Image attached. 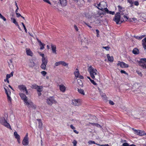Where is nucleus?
Returning <instances> with one entry per match:
<instances>
[{
    "instance_id": "f257e3e1",
    "label": "nucleus",
    "mask_w": 146,
    "mask_h": 146,
    "mask_svg": "<svg viewBox=\"0 0 146 146\" xmlns=\"http://www.w3.org/2000/svg\"><path fill=\"white\" fill-rule=\"evenodd\" d=\"M91 77L93 79L98 81L100 80V76L96 69L90 66L88 69Z\"/></svg>"
},
{
    "instance_id": "f03ea898",
    "label": "nucleus",
    "mask_w": 146,
    "mask_h": 146,
    "mask_svg": "<svg viewBox=\"0 0 146 146\" xmlns=\"http://www.w3.org/2000/svg\"><path fill=\"white\" fill-rule=\"evenodd\" d=\"M7 117H6V115H5V118L1 117L0 119V123L6 127L9 128V123H8V119H7L8 115H7Z\"/></svg>"
},
{
    "instance_id": "7ed1b4c3",
    "label": "nucleus",
    "mask_w": 146,
    "mask_h": 146,
    "mask_svg": "<svg viewBox=\"0 0 146 146\" xmlns=\"http://www.w3.org/2000/svg\"><path fill=\"white\" fill-rule=\"evenodd\" d=\"M120 15L119 13H117L115 15L113 20L117 24H121L122 23V21H120Z\"/></svg>"
},
{
    "instance_id": "20e7f679",
    "label": "nucleus",
    "mask_w": 146,
    "mask_h": 146,
    "mask_svg": "<svg viewBox=\"0 0 146 146\" xmlns=\"http://www.w3.org/2000/svg\"><path fill=\"white\" fill-rule=\"evenodd\" d=\"M46 102L49 105L51 106L53 104H56L57 102L53 97H50L46 99Z\"/></svg>"
},
{
    "instance_id": "39448f33",
    "label": "nucleus",
    "mask_w": 146,
    "mask_h": 146,
    "mask_svg": "<svg viewBox=\"0 0 146 146\" xmlns=\"http://www.w3.org/2000/svg\"><path fill=\"white\" fill-rule=\"evenodd\" d=\"M24 102L25 104L29 108H35L36 107L35 105H34L32 102L31 100H28V99Z\"/></svg>"
},
{
    "instance_id": "423d86ee",
    "label": "nucleus",
    "mask_w": 146,
    "mask_h": 146,
    "mask_svg": "<svg viewBox=\"0 0 146 146\" xmlns=\"http://www.w3.org/2000/svg\"><path fill=\"white\" fill-rule=\"evenodd\" d=\"M107 5L106 3L104 2H101L97 4V7L99 9L102 11L105 9V7H107Z\"/></svg>"
},
{
    "instance_id": "0eeeda50",
    "label": "nucleus",
    "mask_w": 146,
    "mask_h": 146,
    "mask_svg": "<svg viewBox=\"0 0 146 146\" xmlns=\"http://www.w3.org/2000/svg\"><path fill=\"white\" fill-rule=\"evenodd\" d=\"M42 63L40 66V68L43 70H45L46 69V65L48 63V60H45L43 58L42 59Z\"/></svg>"
},
{
    "instance_id": "6e6552de",
    "label": "nucleus",
    "mask_w": 146,
    "mask_h": 146,
    "mask_svg": "<svg viewBox=\"0 0 146 146\" xmlns=\"http://www.w3.org/2000/svg\"><path fill=\"white\" fill-rule=\"evenodd\" d=\"M28 136L27 133L22 141V143L24 146H27L29 145V141Z\"/></svg>"
},
{
    "instance_id": "1a4fd4ad",
    "label": "nucleus",
    "mask_w": 146,
    "mask_h": 146,
    "mask_svg": "<svg viewBox=\"0 0 146 146\" xmlns=\"http://www.w3.org/2000/svg\"><path fill=\"white\" fill-rule=\"evenodd\" d=\"M74 74L75 77L76 78H78L80 79H84V77L80 75L79 71L77 68L76 69L75 71L74 72Z\"/></svg>"
},
{
    "instance_id": "9d476101",
    "label": "nucleus",
    "mask_w": 146,
    "mask_h": 146,
    "mask_svg": "<svg viewBox=\"0 0 146 146\" xmlns=\"http://www.w3.org/2000/svg\"><path fill=\"white\" fill-rule=\"evenodd\" d=\"M118 66H119L121 67L122 68H127L129 67L128 64H125L122 62L119 61L118 62V63L117 64Z\"/></svg>"
},
{
    "instance_id": "9b49d317",
    "label": "nucleus",
    "mask_w": 146,
    "mask_h": 146,
    "mask_svg": "<svg viewBox=\"0 0 146 146\" xmlns=\"http://www.w3.org/2000/svg\"><path fill=\"white\" fill-rule=\"evenodd\" d=\"M72 104L74 106H79L81 105V102L80 100H74L72 101Z\"/></svg>"
},
{
    "instance_id": "f8f14e48",
    "label": "nucleus",
    "mask_w": 146,
    "mask_h": 146,
    "mask_svg": "<svg viewBox=\"0 0 146 146\" xmlns=\"http://www.w3.org/2000/svg\"><path fill=\"white\" fill-rule=\"evenodd\" d=\"M18 88L19 89L21 90V91H25V93L27 95L28 94V92L27 91V88L24 85H20L19 86Z\"/></svg>"
},
{
    "instance_id": "ddd939ff",
    "label": "nucleus",
    "mask_w": 146,
    "mask_h": 146,
    "mask_svg": "<svg viewBox=\"0 0 146 146\" xmlns=\"http://www.w3.org/2000/svg\"><path fill=\"white\" fill-rule=\"evenodd\" d=\"M135 133L138 135L140 136L146 135V133L143 131L135 130Z\"/></svg>"
},
{
    "instance_id": "4468645a",
    "label": "nucleus",
    "mask_w": 146,
    "mask_h": 146,
    "mask_svg": "<svg viewBox=\"0 0 146 146\" xmlns=\"http://www.w3.org/2000/svg\"><path fill=\"white\" fill-rule=\"evenodd\" d=\"M51 48L52 53L54 54H57V52H56V46L55 45L51 44Z\"/></svg>"
},
{
    "instance_id": "2eb2a0df",
    "label": "nucleus",
    "mask_w": 146,
    "mask_h": 146,
    "mask_svg": "<svg viewBox=\"0 0 146 146\" xmlns=\"http://www.w3.org/2000/svg\"><path fill=\"white\" fill-rule=\"evenodd\" d=\"M58 86L60 91L63 92H64L66 90V87L64 85L62 84H61L59 85Z\"/></svg>"
},
{
    "instance_id": "dca6fc26",
    "label": "nucleus",
    "mask_w": 146,
    "mask_h": 146,
    "mask_svg": "<svg viewBox=\"0 0 146 146\" xmlns=\"http://www.w3.org/2000/svg\"><path fill=\"white\" fill-rule=\"evenodd\" d=\"M14 135L15 137L17 139V141L18 143H20V135L17 133V132L16 131H15L14 133Z\"/></svg>"
},
{
    "instance_id": "f3484780",
    "label": "nucleus",
    "mask_w": 146,
    "mask_h": 146,
    "mask_svg": "<svg viewBox=\"0 0 146 146\" xmlns=\"http://www.w3.org/2000/svg\"><path fill=\"white\" fill-rule=\"evenodd\" d=\"M38 42L39 43V45L40 46V50H42L44 48V46L45 44L43 43H42L40 40L38 38H36Z\"/></svg>"
},
{
    "instance_id": "a211bd4d",
    "label": "nucleus",
    "mask_w": 146,
    "mask_h": 146,
    "mask_svg": "<svg viewBox=\"0 0 146 146\" xmlns=\"http://www.w3.org/2000/svg\"><path fill=\"white\" fill-rule=\"evenodd\" d=\"M19 94L21 99L23 100L24 102L27 99V97L23 94L20 93Z\"/></svg>"
},
{
    "instance_id": "6ab92c4d",
    "label": "nucleus",
    "mask_w": 146,
    "mask_h": 146,
    "mask_svg": "<svg viewBox=\"0 0 146 146\" xmlns=\"http://www.w3.org/2000/svg\"><path fill=\"white\" fill-rule=\"evenodd\" d=\"M4 88L5 90V93L7 95L8 100H9V95L8 92V90H9L8 87L6 86H4Z\"/></svg>"
},
{
    "instance_id": "aec40b11",
    "label": "nucleus",
    "mask_w": 146,
    "mask_h": 146,
    "mask_svg": "<svg viewBox=\"0 0 146 146\" xmlns=\"http://www.w3.org/2000/svg\"><path fill=\"white\" fill-rule=\"evenodd\" d=\"M27 54L28 55L32 56L33 53L29 48H27L26 49Z\"/></svg>"
},
{
    "instance_id": "412c9836",
    "label": "nucleus",
    "mask_w": 146,
    "mask_h": 146,
    "mask_svg": "<svg viewBox=\"0 0 146 146\" xmlns=\"http://www.w3.org/2000/svg\"><path fill=\"white\" fill-rule=\"evenodd\" d=\"M11 21H12V22L13 23H14L17 26H18L19 29H20V30H21V29H20V28L19 27V25L18 24V23L16 21L15 19L14 18H11Z\"/></svg>"
},
{
    "instance_id": "4be33fe9",
    "label": "nucleus",
    "mask_w": 146,
    "mask_h": 146,
    "mask_svg": "<svg viewBox=\"0 0 146 146\" xmlns=\"http://www.w3.org/2000/svg\"><path fill=\"white\" fill-rule=\"evenodd\" d=\"M142 44L143 48L145 49H146V37L142 40Z\"/></svg>"
},
{
    "instance_id": "5701e85b",
    "label": "nucleus",
    "mask_w": 146,
    "mask_h": 146,
    "mask_svg": "<svg viewBox=\"0 0 146 146\" xmlns=\"http://www.w3.org/2000/svg\"><path fill=\"white\" fill-rule=\"evenodd\" d=\"M133 53L135 54H137L139 53V52L138 49L136 48H135L132 51Z\"/></svg>"
},
{
    "instance_id": "b1692460",
    "label": "nucleus",
    "mask_w": 146,
    "mask_h": 146,
    "mask_svg": "<svg viewBox=\"0 0 146 146\" xmlns=\"http://www.w3.org/2000/svg\"><path fill=\"white\" fill-rule=\"evenodd\" d=\"M127 113L129 115H137V113L136 111H132L131 112L130 111H127Z\"/></svg>"
},
{
    "instance_id": "393cba45",
    "label": "nucleus",
    "mask_w": 146,
    "mask_h": 146,
    "mask_svg": "<svg viewBox=\"0 0 146 146\" xmlns=\"http://www.w3.org/2000/svg\"><path fill=\"white\" fill-rule=\"evenodd\" d=\"M139 65L143 68H146V63L141 62L140 61L139 62Z\"/></svg>"
},
{
    "instance_id": "a878e982",
    "label": "nucleus",
    "mask_w": 146,
    "mask_h": 146,
    "mask_svg": "<svg viewBox=\"0 0 146 146\" xmlns=\"http://www.w3.org/2000/svg\"><path fill=\"white\" fill-rule=\"evenodd\" d=\"M60 3L62 6H65L66 5V0H59Z\"/></svg>"
},
{
    "instance_id": "bb28decb",
    "label": "nucleus",
    "mask_w": 146,
    "mask_h": 146,
    "mask_svg": "<svg viewBox=\"0 0 146 146\" xmlns=\"http://www.w3.org/2000/svg\"><path fill=\"white\" fill-rule=\"evenodd\" d=\"M108 60L111 62H112L113 61V58L112 56H110L109 54H108L107 55Z\"/></svg>"
},
{
    "instance_id": "cd10ccee",
    "label": "nucleus",
    "mask_w": 146,
    "mask_h": 146,
    "mask_svg": "<svg viewBox=\"0 0 146 146\" xmlns=\"http://www.w3.org/2000/svg\"><path fill=\"white\" fill-rule=\"evenodd\" d=\"M37 120L38 122V127L41 129L42 125L41 120L40 119H37Z\"/></svg>"
},
{
    "instance_id": "c85d7f7f",
    "label": "nucleus",
    "mask_w": 146,
    "mask_h": 146,
    "mask_svg": "<svg viewBox=\"0 0 146 146\" xmlns=\"http://www.w3.org/2000/svg\"><path fill=\"white\" fill-rule=\"evenodd\" d=\"M35 65V64L34 62L31 60L29 63V66L30 67H34Z\"/></svg>"
},
{
    "instance_id": "c756f323",
    "label": "nucleus",
    "mask_w": 146,
    "mask_h": 146,
    "mask_svg": "<svg viewBox=\"0 0 146 146\" xmlns=\"http://www.w3.org/2000/svg\"><path fill=\"white\" fill-rule=\"evenodd\" d=\"M11 116V121H13L15 119V116L14 115L12 111L11 112L10 114Z\"/></svg>"
},
{
    "instance_id": "7c9ffc66",
    "label": "nucleus",
    "mask_w": 146,
    "mask_h": 146,
    "mask_svg": "<svg viewBox=\"0 0 146 146\" xmlns=\"http://www.w3.org/2000/svg\"><path fill=\"white\" fill-rule=\"evenodd\" d=\"M42 86H37V89L38 92H40L42 91Z\"/></svg>"
},
{
    "instance_id": "2f4dec72",
    "label": "nucleus",
    "mask_w": 146,
    "mask_h": 146,
    "mask_svg": "<svg viewBox=\"0 0 146 146\" xmlns=\"http://www.w3.org/2000/svg\"><path fill=\"white\" fill-rule=\"evenodd\" d=\"M78 91L80 93L83 95H85V94H84V91L82 89H78Z\"/></svg>"
},
{
    "instance_id": "473e14b6",
    "label": "nucleus",
    "mask_w": 146,
    "mask_h": 146,
    "mask_svg": "<svg viewBox=\"0 0 146 146\" xmlns=\"http://www.w3.org/2000/svg\"><path fill=\"white\" fill-rule=\"evenodd\" d=\"M77 82L78 83V84L81 86H83V83L82 81L80 79H78L77 80Z\"/></svg>"
},
{
    "instance_id": "72a5a7b5",
    "label": "nucleus",
    "mask_w": 146,
    "mask_h": 146,
    "mask_svg": "<svg viewBox=\"0 0 146 146\" xmlns=\"http://www.w3.org/2000/svg\"><path fill=\"white\" fill-rule=\"evenodd\" d=\"M61 64V61L56 62L54 64L55 67Z\"/></svg>"
},
{
    "instance_id": "f704fd0d",
    "label": "nucleus",
    "mask_w": 146,
    "mask_h": 146,
    "mask_svg": "<svg viewBox=\"0 0 146 146\" xmlns=\"http://www.w3.org/2000/svg\"><path fill=\"white\" fill-rule=\"evenodd\" d=\"M0 18L3 20L4 21H6V19L1 13H0Z\"/></svg>"
},
{
    "instance_id": "c9c22d12",
    "label": "nucleus",
    "mask_w": 146,
    "mask_h": 146,
    "mask_svg": "<svg viewBox=\"0 0 146 146\" xmlns=\"http://www.w3.org/2000/svg\"><path fill=\"white\" fill-rule=\"evenodd\" d=\"M61 65L64 66H66L68 65V64L64 61H61Z\"/></svg>"
},
{
    "instance_id": "e433bc0d",
    "label": "nucleus",
    "mask_w": 146,
    "mask_h": 146,
    "mask_svg": "<svg viewBox=\"0 0 146 146\" xmlns=\"http://www.w3.org/2000/svg\"><path fill=\"white\" fill-rule=\"evenodd\" d=\"M9 74H7L6 76V80H5L4 81L5 82L6 80L7 82L8 83H9Z\"/></svg>"
},
{
    "instance_id": "4c0bfd02",
    "label": "nucleus",
    "mask_w": 146,
    "mask_h": 146,
    "mask_svg": "<svg viewBox=\"0 0 146 146\" xmlns=\"http://www.w3.org/2000/svg\"><path fill=\"white\" fill-rule=\"evenodd\" d=\"M140 61L142 62H143V63H146V58H141V59Z\"/></svg>"
},
{
    "instance_id": "58836bf2",
    "label": "nucleus",
    "mask_w": 146,
    "mask_h": 146,
    "mask_svg": "<svg viewBox=\"0 0 146 146\" xmlns=\"http://www.w3.org/2000/svg\"><path fill=\"white\" fill-rule=\"evenodd\" d=\"M41 74L42 75H43V76H45V75H46L47 73L46 71H42L41 72Z\"/></svg>"
},
{
    "instance_id": "ea45409f",
    "label": "nucleus",
    "mask_w": 146,
    "mask_h": 146,
    "mask_svg": "<svg viewBox=\"0 0 146 146\" xmlns=\"http://www.w3.org/2000/svg\"><path fill=\"white\" fill-rule=\"evenodd\" d=\"M88 143L89 144H96L95 143V142L94 141H88Z\"/></svg>"
},
{
    "instance_id": "a19ab883",
    "label": "nucleus",
    "mask_w": 146,
    "mask_h": 146,
    "mask_svg": "<svg viewBox=\"0 0 146 146\" xmlns=\"http://www.w3.org/2000/svg\"><path fill=\"white\" fill-rule=\"evenodd\" d=\"M40 56H42V60L43 59V58H44L45 60H47V58H45L44 57V54H41V52H40Z\"/></svg>"
},
{
    "instance_id": "79ce46f5",
    "label": "nucleus",
    "mask_w": 146,
    "mask_h": 146,
    "mask_svg": "<svg viewBox=\"0 0 146 146\" xmlns=\"http://www.w3.org/2000/svg\"><path fill=\"white\" fill-rule=\"evenodd\" d=\"M72 143L73 144L74 146H76L77 142L76 140H74L73 141Z\"/></svg>"
},
{
    "instance_id": "37998d69",
    "label": "nucleus",
    "mask_w": 146,
    "mask_h": 146,
    "mask_svg": "<svg viewBox=\"0 0 146 146\" xmlns=\"http://www.w3.org/2000/svg\"><path fill=\"white\" fill-rule=\"evenodd\" d=\"M21 24H22V25H23V27H24V29L25 30V32L26 33H27V29L25 27V25L23 23H21Z\"/></svg>"
},
{
    "instance_id": "c03bdc74",
    "label": "nucleus",
    "mask_w": 146,
    "mask_h": 146,
    "mask_svg": "<svg viewBox=\"0 0 146 146\" xmlns=\"http://www.w3.org/2000/svg\"><path fill=\"white\" fill-rule=\"evenodd\" d=\"M136 72L139 76H142V74L141 72H139V71H137Z\"/></svg>"
},
{
    "instance_id": "a18cd8bd",
    "label": "nucleus",
    "mask_w": 146,
    "mask_h": 146,
    "mask_svg": "<svg viewBox=\"0 0 146 146\" xmlns=\"http://www.w3.org/2000/svg\"><path fill=\"white\" fill-rule=\"evenodd\" d=\"M144 37V36H136L135 37L137 39H141L143 38Z\"/></svg>"
},
{
    "instance_id": "49530a36",
    "label": "nucleus",
    "mask_w": 146,
    "mask_h": 146,
    "mask_svg": "<svg viewBox=\"0 0 146 146\" xmlns=\"http://www.w3.org/2000/svg\"><path fill=\"white\" fill-rule=\"evenodd\" d=\"M120 72L122 74H123H123H124L126 75H128V73H127L125 71H124V70H121V71H120Z\"/></svg>"
},
{
    "instance_id": "de8ad7c7",
    "label": "nucleus",
    "mask_w": 146,
    "mask_h": 146,
    "mask_svg": "<svg viewBox=\"0 0 146 146\" xmlns=\"http://www.w3.org/2000/svg\"><path fill=\"white\" fill-rule=\"evenodd\" d=\"M91 82L95 85H97V84L93 80H91L90 81Z\"/></svg>"
},
{
    "instance_id": "09e8293b",
    "label": "nucleus",
    "mask_w": 146,
    "mask_h": 146,
    "mask_svg": "<svg viewBox=\"0 0 146 146\" xmlns=\"http://www.w3.org/2000/svg\"><path fill=\"white\" fill-rule=\"evenodd\" d=\"M123 146H129V145L127 143H124L123 144Z\"/></svg>"
},
{
    "instance_id": "8fccbe9b",
    "label": "nucleus",
    "mask_w": 146,
    "mask_h": 146,
    "mask_svg": "<svg viewBox=\"0 0 146 146\" xmlns=\"http://www.w3.org/2000/svg\"><path fill=\"white\" fill-rule=\"evenodd\" d=\"M85 15L86 17H87L88 18H91L92 16L91 15H89V14L88 13H86L85 14Z\"/></svg>"
},
{
    "instance_id": "3c124183",
    "label": "nucleus",
    "mask_w": 146,
    "mask_h": 146,
    "mask_svg": "<svg viewBox=\"0 0 146 146\" xmlns=\"http://www.w3.org/2000/svg\"><path fill=\"white\" fill-rule=\"evenodd\" d=\"M95 126L98 127H100V128H102V126L97 123H96V124H95Z\"/></svg>"
},
{
    "instance_id": "603ef678",
    "label": "nucleus",
    "mask_w": 146,
    "mask_h": 146,
    "mask_svg": "<svg viewBox=\"0 0 146 146\" xmlns=\"http://www.w3.org/2000/svg\"><path fill=\"white\" fill-rule=\"evenodd\" d=\"M43 0L45 2L47 3L50 4H51V3L50 2V1H49V0Z\"/></svg>"
},
{
    "instance_id": "864d4df0",
    "label": "nucleus",
    "mask_w": 146,
    "mask_h": 146,
    "mask_svg": "<svg viewBox=\"0 0 146 146\" xmlns=\"http://www.w3.org/2000/svg\"><path fill=\"white\" fill-rule=\"evenodd\" d=\"M103 48L105 49L106 50H108L109 49V48L108 46L103 47Z\"/></svg>"
},
{
    "instance_id": "5fc2aeb1",
    "label": "nucleus",
    "mask_w": 146,
    "mask_h": 146,
    "mask_svg": "<svg viewBox=\"0 0 146 146\" xmlns=\"http://www.w3.org/2000/svg\"><path fill=\"white\" fill-rule=\"evenodd\" d=\"M134 5L136 6H138L139 5V2L137 1H135L134 2Z\"/></svg>"
},
{
    "instance_id": "6e6d98bb",
    "label": "nucleus",
    "mask_w": 146,
    "mask_h": 146,
    "mask_svg": "<svg viewBox=\"0 0 146 146\" xmlns=\"http://www.w3.org/2000/svg\"><path fill=\"white\" fill-rule=\"evenodd\" d=\"M109 103L111 105H113L114 104L113 102L111 100L109 101Z\"/></svg>"
},
{
    "instance_id": "4d7b16f0",
    "label": "nucleus",
    "mask_w": 146,
    "mask_h": 146,
    "mask_svg": "<svg viewBox=\"0 0 146 146\" xmlns=\"http://www.w3.org/2000/svg\"><path fill=\"white\" fill-rule=\"evenodd\" d=\"M108 13L113 15L115 14V12L114 11H109Z\"/></svg>"
},
{
    "instance_id": "13d9d810",
    "label": "nucleus",
    "mask_w": 146,
    "mask_h": 146,
    "mask_svg": "<svg viewBox=\"0 0 146 146\" xmlns=\"http://www.w3.org/2000/svg\"><path fill=\"white\" fill-rule=\"evenodd\" d=\"M128 2L131 5L133 3V2L131 0H128Z\"/></svg>"
},
{
    "instance_id": "bf43d9fd",
    "label": "nucleus",
    "mask_w": 146,
    "mask_h": 146,
    "mask_svg": "<svg viewBox=\"0 0 146 146\" xmlns=\"http://www.w3.org/2000/svg\"><path fill=\"white\" fill-rule=\"evenodd\" d=\"M14 72L13 71L10 74V78L11 77H12L13 76V74Z\"/></svg>"
},
{
    "instance_id": "052dcab7",
    "label": "nucleus",
    "mask_w": 146,
    "mask_h": 146,
    "mask_svg": "<svg viewBox=\"0 0 146 146\" xmlns=\"http://www.w3.org/2000/svg\"><path fill=\"white\" fill-rule=\"evenodd\" d=\"M70 127L73 129H75V127L73 126V125H70Z\"/></svg>"
},
{
    "instance_id": "680f3d73",
    "label": "nucleus",
    "mask_w": 146,
    "mask_h": 146,
    "mask_svg": "<svg viewBox=\"0 0 146 146\" xmlns=\"http://www.w3.org/2000/svg\"><path fill=\"white\" fill-rule=\"evenodd\" d=\"M16 14L17 17H19L21 16V14L19 13H16Z\"/></svg>"
},
{
    "instance_id": "e2e57ef3",
    "label": "nucleus",
    "mask_w": 146,
    "mask_h": 146,
    "mask_svg": "<svg viewBox=\"0 0 146 146\" xmlns=\"http://www.w3.org/2000/svg\"><path fill=\"white\" fill-rule=\"evenodd\" d=\"M74 28H75V30L76 31H78V28L77 27L76 25H74Z\"/></svg>"
},
{
    "instance_id": "0e129e2a",
    "label": "nucleus",
    "mask_w": 146,
    "mask_h": 146,
    "mask_svg": "<svg viewBox=\"0 0 146 146\" xmlns=\"http://www.w3.org/2000/svg\"><path fill=\"white\" fill-rule=\"evenodd\" d=\"M104 10H105V11H107L108 12H109V11H108V9L106 8V7H105V9H104Z\"/></svg>"
},
{
    "instance_id": "69168bd1",
    "label": "nucleus",
    "mask_w": 146,
    "mask_h": 146,
    "mask_svg": "<svg viewBox=\"0 0 146 146\" xmlns=\"http://www.w3.org/2000/svg\"><path fill=\"white\" fill-rule=\"evenodd\" d=\"M84 23L86 25H87L89 28H92V27L89 25L87 23H86V22H84Z\"/></svg>"
},
{
    "instance_id": "338daca9",
    "label": "nucleus",
    "mask_w": 146,
    "mask_h": 146,
    "mask_svg": "<svg viewBox=\"0 0 146 146\" xmlns=\"http://www.w3.org/2000/svg\"><path fill=\"white\" fill-rule=\"evenodd\" d=\"M73 130L74 132L75 133L77 134L78 133V132L76 130H75V129H74Z\"/></svg>"
},
{
    "instance_id": "774afa93",
    "label": "nucleus",
    "mask_w": 146,
    "mask_h": 146,
    "mask_svg": "<svg viewBox=\"0 0 146 146\" xmlns=\"http://www.w3.org/2000/svg\"><path fill=\"white\" fill-rule=\"evenodd\" d=\"M118 8H119V9H122V7L121 6H119V5H118Z\"/></svg>"
}]
</instances>
